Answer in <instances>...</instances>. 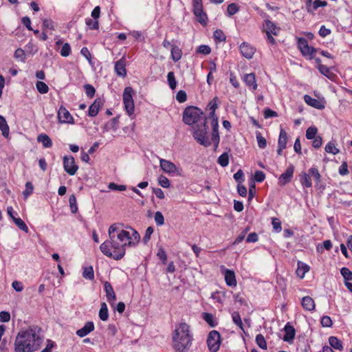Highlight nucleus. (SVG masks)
I'll return each mask as SVG.
<instances>
[{
    "instance_id": "35",
    "label": "nucleus",
    "mask_w": 352,
    "mask_h": 352,
    "mask_svg": "<svg viewBox=\"0 0 352 352\" xmlns=\"http://www.w3.org/2000/svg\"><path fill=\"white\" fill-rule=\"evenodd\" d=\"M182 56V50L176 46L172 45L171 48V58L175 62H177L181 59Z\"/></svg>"
},
{
    "instance_id": "52",
    "label": "nucleus",
    "mask_w": 352,
    "mask_h": 352,
    "mask_svg": "<svg viewBox=\"0 0 352 352\" xmlns=\"http://www.w3.org/2000/svg\"><path fill=\"white\" fill-rule=\"evenodd\" d=\"M340 273L345 281L352 280V272L347 267H343L340 270Z\"/></svg>"
},
{
    "instance_id": "28",
    "label": "nucleus",
    "mask_w": 352,
    "mask_h": 352,
    "mask_svg": "<svg viewBox=\"0 0 352 352\" xmlns=\"http://www.w3.org/2000/svg\"><path fill=\"white\" fill-rule=\"evenodd\" d=\"M301 305L302 307L307 311H313L315 309V302L310 296H305L302 298Z\"/></svg>"
},
{
    "instance_id": "9",
    "label": "nucleus",
    "mask_w": 352,
    "mask_h": 352,
    "mask_svg": "<svg viewBox=\"0 0 352 352\" xmlns=\"http://www.w3.org/2000/svg\"><path fill=\"white\" fill-rule=\"evenodd\" d=\"M160 166L161 169L166 173L171 175H180L181 168L177 167L173 162L164 160H160Z\"/></svg>"
},
{
    "instance_id": "43",
    "label": "nucleus",
    "mask_w": 352,
    "mask_h": 352,
    "mask_svg": "<svg viewBox=\"0 0 352 352\" xmlns=\"http://www.w3.org/2000/svg\"><path fill=\"white\" fill-rule=\"evenodd\" d=\"M13 221L20 230L24 231L26 233L28 232L29 229L27 225L21 218H14Z\"/></svg>"
},
{
    "instance_id": "64",
    "label": "nucleus",
    "mask_w": 352,
    "mask_h": 352,
    "mask_svg": "<svg viewBox=\"0 0 352 352\" xmlns=\"http://www.w3.org/2000/svg\"><path fill=\"white\" fill-rule=\"evenodd\" d=\"M321 325L324 327H331L333 324L331 318L328 316H324L321 318Z\"/></svg>"
},
{
    "instance_id": "49",
    "label": "nucleus",
    "mask_w": 352,
    "mask_h": 352,
    "mask_svg": "<svg viewBox=\"0 0 352 352\" xmlns=\"http://www.w3.org/2000/svg\"><path fill=\"white\" fill-rule=\"evenodd\" d=\"M256 138L258 147L260 148H265L267 146V141L265 138H263L261 135V133L258 131L256 133Z\"/></svg>"
},
{
    "instance_id": "36",
    "label": "nucleus",
    "mask_w": 352,
    "mask_h": 352,
    "mask_svg": "<svg viewBox=\"0 0 352 352\" xmlns=\"http://www.w3.org/2000/svg\"><path fill=\"white\" fill-rule=\"evenodd\" d=\"M82 276L89 280L94 279V271L91 265L83 267Z\"/></svg>"
},
{
    "instance_id": "3",
    "label": "nucleus",
    "mask_w": 352,
    "mask_h": 352,
    "mask_svg": "<svg viewBox=\"0 0 352 352\" xmlns=\"http://www.w3.org/2000/svg\"><path fill=\"white\" fill-rule=\"evenodd\" d=\"M192 335L187 324L181 323L176 327L173 342V347L177 352H187L192 345Z\"/></svg>"
},
{
    "instance_id": "41",
    "label": "nucleus",
    "mask_w": 352,
    "mask_h": 352,
    "mask_svg": "<svg viewBox=\"0 0 352 352\" xmlns=\"http://www.w3.org/2000/svg\"><path fill=\"white\" fill-rule=\"evenodd\" d=\"M168 84L172 90L175 89L177 86V81L175 79V74L173 72H170L167 74Z\"/></svg>"
},
{
    "instance_id": "32",
    "label": "nucleus",
    "mask_w": 352,
    "mask_h": 352,
    "mask_svg": "<svg viewBox=\"0 0 352 352\" xmlns=\"http://www.w3.org/2000/svg\"><path fill=\"white\" fill-rule=\"evenodd\" d=\"M329 343L331 349L333 348L339 351L343 350L342 342L336 336H330L329 338Z\"/></svg>"
},
{
    "instance_id": "39",
    "label": "nucleus",
    "mask_w": 352,
    "mask_h": 352,
    "mask_svg": "<svg viewBox=\"0 0 352 352\" xmlns=\"http://www.w3.org/2000/svg\"><path fill=\"white\" fill-rule=\"evenodd\" d=\"M232 318L233 322L236 326H238L242 331H244L243 322H242V320H241L239 313L237 311H234L232 314Z\"/></svg>"
},
{
    "instance_id": "1",
    "label": "nucleus",
    "mask_w": 352,
    "mask_h": 352,
    "mask_svg": "<svg viewBox=\"0 0 352 352\" xmlns=\"http://www.w3.org/2000/svg\"><path fill=\"white\" fill-rule=\"evenodd\" d=\"M109 239L103 242L100 251L105 256L115 260H120L125 255L126 247L129 246V231L119 229L116 224L111 225L108 230Z\"/></svg>"
},
{
    "instance_id": "61",
    "label": "nucleus",
    "mask_w": 352,
    "mask_h": 352,
    "mask_svg": "<svg viewBox=\"0 0 352 352\" xmlns=\"http://www.w3.org/2000/svg\"><path fill=\"white\" fill-rule=\"evenodd\" d=\"M108 188L112 190H118V191H123L126 189V186L125 185H118L113 182H111L108 185Z\"/></svg>"
},
{
    "instance_id": "57",
    "label": "nucleus",
    "mask_w": 352,
    "mask_h": 352,
    "mask_svg": "<svg viewBox=\"0 0 352 352\" xmlns=\"http://www.w3.org/2000/svg\"><path fill=\"white\" fill-rule=\"evenodd\" d=\"M86 25L91 30H98L99 28V24L98 20H93L91 19H87L85 21Z\"/></svg>"
},
{
    "instance_id": "40",
    "label": "nucleus",
    "mask_w": 352,
    "mask_h": 352,
    "mask_svg": "<svg viewBox=\"0 0 352 352\" xmlns=\"http://www.w3.org/2000/svg\"><path fill=\"white\" fill-rule=\"evenodd\" d=\"M308 172L310 174V177H313L316 184H318L321 182V175L318 170L316 167H311L309 169Z\"/></svg>"
},
{
    "instance_id": "7",
    "label": "nucleus",
    "mask_w": 352,
    "mask_h": 352,
    "mask_svg": "<svg viewBox=\"0 0 352 352\" xmlns=\"http://www.w3.org/2000/svg\"><path fill=\"white\" fill-rule=\"evenodd\" d=\"M133 90L131 87H126L123 92V102L125 110L129 116L134 113V102L133 99Z\"/></svg>"
},
{
    "instance_id": "6",
    "label": "nucleus",
    "mask_w": 352,
    "mask_h": 352,
    "mask_svg": "<svg viewBox=\"0 0 352 352\" xmlns=\"http://www.w3.org/2000/svg\"><path fill=\"white\" fill-rule=\"evenodd\" d=\"M221 338L220 333L216 331H211L207 338V345L210 352H217L220 347Z\"/></svg>"
},
{
    "instance_id": "4",
    "label": "nucleus",
    "mask_w": 352,
    "mask_h": 352,
    "mask_svg": "<svg viewBox=\"0 0 352 352\" xmlns=\"http://www.w3.org/2000/svg\"><path fill=\"white\" fill-rule=\"evenodd\" d=\"M193 137L201 145L206 147H208L211 144L208 136V126L206 120L201 125L197 126V129L193 133Z\"/></svg>"
},
{
    "instance_id": "10",
    "label": "nucleus",
    "mask_w": 352,
    "mask_h": 352,
    "mask_svg": "<svg viewBox=\"0 0 352 352\" xmlns=\"http://www.w3.org/2000/svg\"><path fill=\"white\" fill-rule=\"evenodd\" d=\"M63 168L65 171L70 175H74L78 169V166L76 164L75 160L72 155L63 157Z\"/></svg>"
},
{
    "instance_id": "22",
    "label": "nucleus",
    "mask_w": 352,
    "mask_h": 352,
    "mask_svg": "<svg viewBox=\"0 0 352 352\" xmlns=\"http://www.w3.org/2000/svg\"><path fill=\"white\" fill-rule=\"evenodd\" d=\"M104 288L106 292L107 300L111 304L113 303L116 299V296L111 283L106 281L104 284Z\"/></svg>"
},
{
    "instance_id": "54",
    "label": "nucleus",
    "mask_w": 352,
    "mask_h": 352,
    "mask_svg": "<svg viewBox=\"0 0 352 352\" xmlns=\"http://www.w3.org/2000/svg\"><path fill=\"white\" fill-rule=\"evenodd\" d=\"M84 89L86 93V95L89 98H93L96 93L95 88L89 84H86L84 85Z\"/></svg>"
},
{
    "instance_id": "17",
    "label": "nucleus",
    "mask_w": 352,
    "mask_h": 352,
    "mask_svg": "<svg viewBox=\"0 0 352 352\" xmlns=\"http://www.w3.org/2000/svg\"><path fill=\"white\" fill-rule=\"evenodd\" d=\"M284 331L285 336H283V340L289 343L292 342L296 335V330L294 327L290 325L289 322H287L284 327Z\"/></svg>"
},
{
    "instance_id": "11",
    "label": "nucleus",
    "mask_w": 352,
    "mask_h": 352,
    "mask_svg": "<svg viewBox=\"0 0 352 352\" xmlns=\"http://www.w3.org/2000/svg\"><path fill=\"white\" fill-rule=\"evenodd\" d=\"M211 126H212V133H211V141L214 144V151L218 148L220 137L219 134V119L218 118H214L211 119Z\"/></svg>"
},
{
    "instance_id": "33",
    "label": "nucleus",
    "mask_w": 352,
    "mask_h": 352,
    "mask_svg": "<svg viewBox=\"0 0 352 352\" xmlns=\"http://www.w3.org/2000/svg\"><path fill=\"white\" fill-rule=\"evenodd\" d=\"M0 130L5 138L9 136L10 128L5 118L0 115Z\"/></svg>"
},
{
    "instance_id": "47",
    "label": "nucleus",
    "mask_w": 352,
    "mask_h": 352,
    "mask_svg": "<svg viewBox=\"0 0 352 352\" xmlns=\"http://www.w3.org/2000/svg\"><path fill=\"white\" fill-rule=\"evenodd\" d=\"M325 151L329 153H332L333 155H336L340 153V150L336 147L335 144L329 142L326 146H325Z\"/></svg>"
},
{
    "instance_id": "25",
    "label": "nucleus",
    "mask_w": 352,
    "mask_h": 352,
    "mask_svg": "<svg viewBox=\"0 0 352 352\" xmlns=\"http://www.w3.org/2000/svg\"><path fill=\"white\" fill-rule=\"evenodd\" d=\"M265 27L266 34H273L276 36L278 34L280 28L277 27L272 21L266 19L265 20Z\"/></svg>"
},
{
    "instance_id": "46",
    "label": "nucleus",
    "mask_w": 352,
    "mask_h": 352,
    "mask_svg": "<svg viewBox=\"0 0 352 352\" xmlns=\"http://www.w3.org/2000/svg\"><path fill=\"white\" fill-rule=\"evenodd\" d=\"M36 87L40 94H47L49 91V87L46 83L42 81H37L36 83Z\"/></svg>"
},
{
    "instance_id": "16",
    "label": "nucleus",
    "mask_w": 352,
    "mask_h": 352,
    "mask_svg": "<svg viewBox=\"0 0 352 352\" xmlns=\"http://www.w3.org/2000/svg\"><path fill=\"white\" fill-rule=\"evenodd\" d=\"M239 48L242 56L248 59L252 58L255 53L254 47L245 42L241 43Z\"/></svg>"
},
{
    "instance_id": "44",
    "label": "nucleus",
    "mask_w": 352,
    "mask_h": 352,
    "mask_svg": "<svg viewBox=\"0 0 352 352\" xmlns=\"http://www.w3.org/2000/svg\"><path fill=\"white\" fill-rule=\"evenodd\" d=\"M217 162L219 164H220L222 167H226L229 164V155L227 153H223L221 154Z\"/></svg>"
},
{
    "instance_id": "58",
    "label": "nucleus",
    "mask_w": 352,
    "mask_h": 352,
    "mask_svg": "<svg viewBox=\"0 0 352 352\" xmlns=\"http://www.w3.org/2000/svg\"><path fill=\"white\" fill-rule=\"evenodd\" d=\"M158 184L163 188H168L170 186V181L169 179L164 176V175H160L159 177H158Z\"/></svg>"
},
{
    "instance_id": "31",
    "label": "nucleus",
    "mask_w": 352,
    "mask_h": 352,
    "mask_svg": "<svg viewBox=\"0 0 352 352\" xmlns=\"http://www.w3.org/2000/svg\"><path fill=\"white\" fill-rule=\"evenodd\" d=\"M37 141L43 144V147L50 148L52 146V141L50 138L45 133H41L38 135Z\"/></svg>"
},
{
    "instance_id": "53",
    "label": "nucleus",
    "mask_w": 352,
    "mask_h": 352,
    "mask_svg": "<svg viewBox=\"0 0 352 352\" xmlns=\"http://www.w3.org/2000/svg\"><path fill=\"white\" fill-rule=\"evenodd\" d=\"M72 50L70 45L68 43H65L63 45V47L60 51V55L63 57H67L71 54Z\"/></svg>"
},
{
    "instance_id": "18",
    "label": "nucleus",
    "mask_w": 352,
    "mask_h": 352,
    "mask_svg": "<svg viewBox=\"0 0 352 352\" xmlns=\"http://www.w3.org/2000/svg\"><path fill=\"white\" fill-rule=\"evenodd\" d=\"M115 72L117 75L121 77H125L126 75V60L124 57H122L119 60L115 63Z\"/></svg>"
},
{
    "instance_id": "62",
    "label": "nucleus",
    "mask_w": 352,
    "mask_h": 352,
    "mask_svg": "<svg viewBox=\"0 0 352 352\" xmlns=\"http://www.w3.org/2000/svg\"><path fill=\"white\" fill-rule=\"evenodd\" d=\"M153 230H154L151 226L148 227L147 229L146 230L145 234L142 239V242L144 244H146L148 242V241L150 240L151 235L153 234Z\"/></svg>"
},
{
    "instance_id": "14",
    "label": "nucleus",
    "mask_w": 352,
    "mask_h": 352,
    "mask_svg": "<svg viewBox=\"0 0 352 352\" xmlns=\"http://www.w3.org/2000/svg\"><path fill=\"white\" fill-rule=\"evenodd\" d=\"M304 100L308 105L319 110L324 109L325 107L324 102L323 100L314 98L309 95H305Z\"/></svg>"
},
{
    "instance_id": "5",
    "label": "nucleus",
    "mask_w": 352,
    "mask_h": 352,
    "mask_svg": "<svg viewBox=\"0 0 352 352\" xmlns=\"http://www.w3.org/2000/svg\"><path fill=\"white\" fill-rule=\"evenodd\" d=\"M201 115H203V112L200 109L188 107L184 111L183 121L186 124L192 125L199 120Z\"/></svg>"
},
{
    "instance_id": "12",
    "label": "nucleus",
    "mask_w": 352,
    "mask_h": 352,
    "mask_svg": "<svg viewBox=\"0 0 352 352\" xmlns=\"http://www.w3.org/2000/svg\"><path fill=\"white\" fill-rule=\"evenodd\" d=\"M58 119L60 123H74L73 117L69 111L63 106H60L58 111Z\"/></svg>"
},
{
    "instance_id": "51",
    "label": "nucleus",
    "mask_w": 352,
    "mask_h": 352,
    "mask_svg": "<svg viewBox=\"0 0 352 352\" xmlns=\"http://www.w3.org/2000/svg\"><path fill=\"white\" fill-rule=\"evenodd\" d=\"M318 132V129L315 126H310L306 131V138L308 140H313L314 138L317 137L316 134Z\"/></svg>"
},
{
    "instance_id": "50",
    "label": "nucleus",
    "mask_w": 352,
    "mask_h": 352,
    "mask_svg": "<svg viewBox=\"0 0 352 352\" xmlns=\"http://www.w3.org/2000/svg\"><path fill=\"white\" fill-rule=\"evenodd\" d=\"M25 186V189L23 192V195L24 197V199H26L29 197V196L30 195L32 194L33 190H34V186L30 182H26Z\"/></svg>"
},
{
    "instance_id": "37",
    "label": "nucleus",
    "mask_w": 352,
    "mask_h": 352,
    "mask_svg": "<svg viewBox=\"0 0 352 352\" xmlns=\"http://www.w3.org/2000/svg\"><path fill=\"white\" fill-rule=\"evenodd\" d=\"M99 318L102 321H107L109 318L108 308L105 302L101 303V307L99 311Z\"/></svg>"
},
{
    "instance_id": "8",
    "label": "nucleus",
    "mask_w": 352,
    "mask_h": 352,
    "mask_svg": "<svg viewBox=\"0 0 352 352\" xmlns=\"http://www.w3.org/2000/svg\"><path fill=\"white\" fill-rule=\"evenodd\" d=\"M297 45L302 54L304 56H309L310 59L314 58L315 53L319 50L318 49L309 46L307 39L302 37L298 38Z\"/></svg>"
},
{
    "instance_id": "56",
    "label": "nucleus",
    "mask_w": 352,
    "mask_h": 352,
    "mask_svg": "<svg viewBox=\"0 0 352 352\" xmlns=\"http://www.w3.org/2000/svg\"><path fill=\"white\" fill-rule=\"evenodd\" d=\"M211 52V49L208 45H199L197 49V53L201 54L204 55H208Z\"/></svg>"
},
{
    "instance_id": "60",
    "label": "nucleus",
    "mask_w": 352,
    "mask_h": 352,
    "mask_svg": "<svg viewBox=\"0 0 352 352\" xmlns=\"http://www.w3.org/2000/svg\"><path fill=\"white\" fill-rule=\"evenodd\" d=\"M155 221L157 226H162L164 223V217L162 213L160 211H157L155 213Z\"/></svg>"
},
{
    "instance_id": "21",
    "label": "nucleus",
    "mask_w": 352,
    "mask_h": 352,
    "mask_svg": "<svg viewBox=\"0 0 352 352\" xmlns=\"http://www.w3.org/2000/svg\"><path fill=\"white\" fill-rule=\"evenodd\" d=\"M94 330V324L93 322H87L84 327L76 331L77 336L83 338Z\"/></svg>"
},
{
    "instance_id": "29",
    "label": "nucleus",
    "mask_w": 352,
    "mask_h": 352,
    "mask_svg": "<svg viewBox=\"0 0 352 352\" xmlns=\"http://www.w3.org/2000/svg\"><path fill=\"white\" fill-rule=\"evenodd\" d=\"M300 182L301 185L305 188H311L312 186L310 174L305 172H302L300 175Z\"/></svg>"
},
{
    "instance_id": "38",
    "label": "nucleus",
    "mask_w": 352,
    "mask_h": 352,
    "mask_svg": "<svg viewBox=\"0 0 352 352\" xmlns=\"http://www.w3.org/2000/svg\"><path fill=\"white\" fill-rule=\"evenodd\" d=\"M287 142V134L286 131L281 129L279 134L278 146L280 147L286 148Z\"/></svg>"
},
{
    "instance_id": "63",
    "label": "nucleus",
    "mask_w": 352,
    "mask_h": 352,
    "mask_svg": "<svg viewBox=\"0 0 352 352\" xmlns=\"http://www.w3.org/2000/svg\"><path fill=\"white\" fill-rule=\"evenodd\" d=\"M176 99L179 102H184L187 100V94L185 91L179 90L176 95Z\"/></svg>"
},
{
    "instance_id": "2",
    "label": "nucleus",
    "mask_w": 352,
    "mask_h": 352,
    "mask_svg": "<svg viewBox=\"0 0 352 352\" xmlns=\"http://www.w3.org/2000/svg\"><path fill=\"white\" fill-rule=\"evenodd\" d=\"M43 341L41 328L36 325L30 326L17 333L14 341V351L34 352L41 348Z\"/></svg>"
},
{
    "instance_id": "24",
    "label": "nucleus",
    "mask_w": 352,
    "mask_h": 352,
    "mask_svg": "<svg viewBox=\"0 0 352 352\" xmlns=\"http://www.w3.org/2000/svg\"><path fill=\"white\" fill-rule=\"evenodd\" d=\"M193 13L195 15L197 20L202 25L207 24L208 16L206 12H204L203 8L192 9Z\"/></svg>"
},
{
    "instance_id": "26",
    "label": "nucleus",
    "mask_w": 352,
    "mask_h": 352,
    "mask_svg": "<svg viewBox=\"0 0 352 352\" xmlns=\"http://www.w3.org/2000/svg\"><path fill=\"white\" fill-rule=\"evenodd\" d=\"M132 233L129 232V239L126 241L129 246H135L140 240V236L139 233L131 228Z\"/></svg>"
},
{
    "instance_id": "45",
    "label": "nucleus",
    "mask_w": 352,
    "mask_h": 352,
    "mask_svg": "<svg viewBox=\"0 0 352 352\" xmlns=\"http://www.w3.org/2000/svg\"><path fill=\"white\" fill-rule=\"evenodd\" d=\"M69 203L72 213H76L78 212V206L76 204V198L74 195H70L69 198Z\"/></svg>"
},
{
    "instance_id": "42",
    "label": "nucleus",
    "mask_w": 352,
    "mask_h": 352,
    "mask_svg": "<svg viewBox=\"0 0 352 352\" xmlns=\"http://www.w3.org/2000/svg\"><path fill=\"white\" fill-rule=\"evenodd\" d=\"M214 39L216 42H223L226 39V36L221 30H216L213 34Z\"/></svg>"
},
{
    "instance_id": "48",
    "label": "nucleus",
    "mask_w": 352,
    "mask_h": 352,
    "mask_svg": "<svg viewBox=\"0 0 352 352\" xmlns=\"http://www.w3.org/2000/svg\"><path fill=\"white\" fill-rule=\"evenodd\" d=\"M256 342L257 345L262 349H267V342L262 334H258L256 336Z\"/></svg>"
},
{
    "instance_id": "19",
    "label": "nucleus",
    "mask_w": 352,
    "mask_h": 352,
    "mask_svg": "<svg viewBox=\"0 0 352 352\" xmlns=\"http://www.w3.org/2000/svg\"><path fill=\"white\" fill-rule=\"evenodd\" d=\"M102 105L103 102L100 98L96 99L89 107L88 116L90 117L96 116Z\"/></svg>"
},
{
    "instance_id": "55",
    "label": "nucleus",
    "mask_w": 352,
    "mask_h": 352,
    "mask_svg": "<svg viewBox=\"0 0 352 352\" xmlns=\"http://www.w3.org/2000/svg\"><path fill=\"white\" fill-rule=\"evenodd\" d=\"M238 11H239V7L236 3H232L228 6V8H227L228 16H232V15L235 14Z\"/></svg>"
},
{
    "instance_id": "20",
    "label": "nucleus",
    "mask_w": 352,
    "mask_h": 352,
    "mask_svg": "<svg viewBox=\"0 0 352 352\" xmlns=\"http://www.w3.org/2000/svg\"><path fill=\"white\" fill-rule=\"evenodd\" d=\"M243 81L249 89L256 90L257 89V83L255 74L254 73L247 74L243 76Z\"/></svg>"
},
{
    "instance_id": "30",
    "label": "nucleus",
    "mask_w": 352,
    "mask_h": 352,
    "mask_svg": "<svg viewBox=\"0 0 352 352\" xmlns=\"http://www.w3.org/2000/svg\"><path fill=\"white\" fill-rule=\"evenodd\" d=\"M208 109L211 111L209 115V118L212 119L218 118L215 113V111L218 107V98L215 97L208 104Z\"/></svg>"
},
{
    "instance_id": "27",
    "label": "nucleus",
    "mask_w": 352,
    "mask_h": 352,
    "mask_svg": "<svg viewBox=\"0 0 352 352\" xmlns=\"http://www.w3.org/2000/svg\"><path fill=\"white\" fill-rule=\"evenodd\" d=\"M298 268L296 270V275L300 278H303L305 276V274L307 272H308L310 270V267L309 266L302 262V261H298Z\"/></svg>"
},
{
    "instance_id": "23",
    "label": "nucleus",
    "mask_w": 352,
    "mask_h": 352,
    "mask_svg": "<svg viewBox=\"0 0 352 352\" xmlns=\"http://www.w3.org/2000/svg\"><path fill=\"white\" fill-rule=\"evenodd\" d=\"M225 280L227 284V285L230 287H236L237 282L235 277V274L234 271L230 270H225Z\"/></svg>"
},
{
    "instance_id": "13",
    "label": "nucleus",
    "mask_w": 352,
    "mask_h": 352,
    "mask_svg": "<svg viewBox=\"0 0 352 352\" xmlns=\"http://www.w3.org/2000/svg\"><path fill=\"white\" fill-rule=\"evenodd\" d=\"M294 166L290 164L283 174H281L278 178V184L280 186H285L289 183L294 175Z\"/></svg>"
},
{
    "instance_id": "34",
    "label": "nucleus",
    "mask_w": 352,
    "mask_h": 352,
    "mask_svg": "<svg viewBox=\"0 0 352 352\" xmlns=\"http://www.w3.org/2000/svg\"><path fill=\"white\" fill-rule=\"evenodd\" d=\"M203 319L210 327H215L218 324L216 318L212 314L203 313Z\"/></svg>"
},
{
    "instance_id": "15",
    "label": "nucleus",
    "mask_w": 352,
    "mask_h": 352,
    "mask_svg": "<svg viewBox=\"0 0 352 352\" xmlns=\"http://www.w3.org/2000/svg\"><path fill=\"white\" fill-rule=\"evenodd\" d=\"M305 4L307 12L309 13H314L318 8L325 7L327 5V3L325 1L321 0H315L314 1H312L311 0H307Z\"/></svg>"
},
{
    "instance_id": "59",
    "label": "nucleus",
    "mask_w": 352,
    "mask_h": 352,
    "mask_svg": "<svg viewBox=\"0 0 352 352\" xmlns=\"http://www.w3.org/2000/svg\"><path fill=\"white\" fill-rule=\"evenodd\" d=\"M14 57L24 63L25 61V54L24 50L21 48L16 50L14 52Z\"/></svg>"
}]
</instances>
